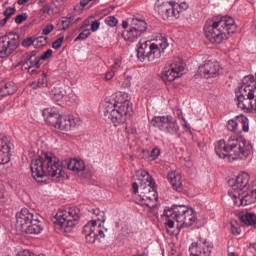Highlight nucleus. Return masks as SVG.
Instances as JSON below:
<instances>
[{
	"label": "nucleus",
	"instance_id": "412c9836",
	"mask_svg": "<svg viewBox=\"0 0 256 256\" xmlns=\"http://www.w3.org/2000/svg\"><path fill=\"white\" fill-rule=\"evenodd\" d=\"M11 161V142L7 137L0 138V165H7Z\"/></svg>",
	"mask_w": 256,
	"mask_h": 256
},
{
	"label": "nucleus",
	"instance_id": "a19ab883",
	"mask_svg": "<svg viewBox=\"0 0 256 256\" xmlns=\"http://www.w3.org/2000/svg\"><path fill=\"white\" fill-rule=\"evenodd\" d=\"M17 13V9L13 8H6L4 11L3 15L5 16L6 19H9L10 17H13Z\"/></svg>",
	"mask_w": 256,
	"mask_h": 256
},
{
	"label": "nucleus",
	"instance_id": "4be33fe9",
	"mask_svg": "<svg viewBox=\"0 0 256 256\" xmlns=\"http://www.w3.org/2000/svg\"><path fill=\"white\" fill-rule=\"evenodd\" d=\"M251 180V177L247 172H241L235 180V183L232 185L233 191H247L249 190V181Z\"/></svg>",
	"mask_w": 256,
	"mask_h": 256
},
{
	"label": "nucleus",
	"instance_id": "864d4df0",
	"mask_svg": "<svg viewBox=\"0 0 256 256\" xmlns=\"http://www.w3.org/2000/svg\"><path fill=\"white\" fill-rule=\"evenodd\" d=\"M18 256H35V254L30 250H23L18 253Z\"/></svg>",
	"mask_w": 256,
	"mask_h": 256
},
{
	"label": "nucleus",
	"instance_id": "7ed1b4c3",
	"mask_svg": "<svg viewBox=\"0 0 256 256\" xmlns=\"http://www.w3.org/2000/svg\"><path fill=\"white\" fill-rule=\"evenodd\" d=\"M104 107V117L109 119L114 127L123 125L133 115V104L129 101L127 93L119 92L114 99L106 101Z\"/></svg>",
	"mask_w": 256,
	"mask_h": 256
},
{
	"label": "nucleus",
	"instance_id": "c03bdc74",
	"mask_svg": "<svg viewBox=\"0 0 256 256\" xmlns=\"http://www.w3.org/2000/svg\"><path fill=\"white\" fill-rule=\"evenodd\" d=\"M54 30L55 26L53 24H48L42 30V35H49L50 33H53Z\"/></svg>",
	"mask_w": 256,
	"mask_h": 256
},
{
	"label": "nucleus",
	"instance_id": "a878e982",
	"mask_svg": "<svg viewBox=\"0 0 256 256\" xmlns=\"http://www.w3.org/2000/svg\"><path fill=\"white\" fill-rule=\"evenodd\" d=\"M167 179L171 183L174 191H178V193H181V191H183V182L181 181V174H179V172H169Z\"/></svg>",
	"mask_w": 256,
	"mask_h": 256
},
{
	"label": "nucleus",
	"instance_id": "bf43d9fd",
	"mask_svg": "<svg viewBox=\"0 0 256 256\" xmlns=\"http://www.w3.org/2000/svg\"><path fill=\"white\" fill-rule=\"evenodd\" d=\"M255 91H256V85H255ZM251 101H252L251 105H255V101H256V92L253 93V96H252Z\"/></svg>",
	"mask_w": 256,
	"mask_h": 256
},
{
	"label": "nucleus",
	"instance_id": "79ce46f5",
	"mask_svg": "<svg viewBox=\"0 0 256 256\" xmlns=\"http://www.w3.org/2000/svg\"><path fill=\"white\" fill-rule=\"evenodd\" d=\"M53 55V50L48 49L46 52L42 53L41 56H39L40 61H47V59H50V57Z\"/></svg>",
	"mask_w": 256,
	"mask_h": 256
},
{
	"label": "nucleus",
	"instance_id": "72a5a7b5",
	"mask_svg": "<svg viewBox=\"0 0 256 256\" xmlns=\"http://www.w3.org/2000/svg\"><path fill=\"white\" fill-rule=\"evenodd\" d=\"M72 25L73 24H71V21H69V19H67L66 17H62L59 20L57 27L59 31H67V29H70Z\"/></svg>",
	"mask_w": 256,
	"mask_h": 256
},
{
	"label": "nucleus",
	"instance_id": "f3484780",
	"mask_svg": "<svg viewBox=\"0 0 256 256\" xmlns=\"http://www.w3.org/2000/svg\"><path fill=\"white\" fill-rule=\"evenodd\" d=\"M228 131L232 133H249V119L245 116H237L234 119H231L227 122L226 125Z\"/></svg>",
	"mask_w": 256,
	"mask_h": 256
},
{
	"label": "nucleus",
	"instance_id": "8fccbe9b",
	"mask_svg": "<svg viewBox=\"0 0 256 256\" xmlns=\"http://www.w3.org/2000/svg\"><path fill=\"white\" fill-rule=\"evenodd\" d=\"M99 27H101V22H99V20H96L91 24V31L95 33V31H99Z\"/></svg>",
	"mask_w": 256,
	"mask_h": 256
},
{
	"label": "nucleus",
	"instance_id": "13d9d810",
	"mask_svg": "<svg viewBox=\"0 0 256 256\" xmlns=\"http://www.w3.org/2000/svg\"><path fill=\"white\" fill-rule=\"evenodd\" d=\"M89 0H81L80 1V5H81V7H87V5H89Z\"/></svg>",
	"mask_w": 256,
	"mask_h": 256
},
{
	"label": "nucleus",
	"instance_id": "49530a36",
	"mask_svg": "<svg viewBox=\"0 0 256 256\" xmlns=\"http://www.w3.org/2000/svg\"><path fill=\"white\" fill-rule=\"evenodd\" d=\"M23 21H27V14H19L18 16H16L15 23L17 25H21Z\"/></svg>",
	"mask_w": 256,
	"mask_h": 256
},
{
	"label": "nucleus",
	"instance_id": "052dcab7",
	"mask_svg": "<svg viewBox=\"0 0 256 256\" xmlns=\"http://www.w3.org/2000/svg\"><path fill=\"white\" fill-rule=\"evenodd\" d=\"M29 0H18V5H25Z\"/></svg>",
	"mask_w": 256,
	"mask_h": 256
},
{
	"label": "nucleus",
	"instance_id": "4c0bfd02",
	"mask_svg": "<svg viewBox=\"0 0 256 256\" xmlns=\"http://www.w3.org/2000/svg\"><path fill=\"white\" fill-rule=\"evenodd\" d=\"M89 35H91V31L89 29H85L75 38V41H85Z\"/></svg>",
	"mask_w": 256,
	"mask_h": 256
},
{
	"label": "nucleus",
	"instance_id": "b1692460",
	"mask_svg": "<svg viewBox=\"0 0 256 256\" xmlns=\"http://www.w3.org/2000/svg\"><path fill=\"white\" fill-rule=\"evenodd\" d=\"M42 115L45 118L46 123L52 125V127L57 125L59 118L61 117L59 110L56 108H46L43 110Z\"/></svg>",
	"mask_w": 256,
	"mask_h": 256
},
{
	"label": "nucleus",
	"instance_id": "4d7b16f0",
	"mask_svg": "<svg viewBox=\"0 0 256 256\" xmlns=\"http://www.w3.org/2000/svg\"><path fill=\"white\" fill-rule=\"evenodd\" d=\"M7 21H9V19L6 17L0 20V27H5V25H7Z\"/></svg>",
	"mask_w": 256,
	"mask_h": 256
},
{
	"label": "nucleus",
	"instance_id": "0eeeda50",
	"mask_svg": "<svg viewBox=\"0 0 256 256\" xmlns=\"http://www.w3.org/2000/svg\"><path fill=\"white\" fill-rule=\"evenodd\" d=\"M147 183V185H142L140 187V194H137L139 193V184L134 182L132 184V191L135 195L137 203H141V205H145L149 209H155L159 201V196L157 195V190L155 189V181L148 177Z\"/></svg>",
	"mask_w": 256,
	"mask_h": 256
},
{
	"label": "nucleus",
	"instance_id": "423d86ee",
	"mask_svg": "<svg viewBox=\"0 0 256 256\" xmlns=\"http://www.w3.org/2000/svg\"><path fill=\"white\" fill-rule=\"evenodd\" d=\"M255 76L248 75L243 78V85L239 87V90L236 92L237 106L243 111L248 113H256V100L255 104L252 103L253 93H256L255 90Z\"/></svg>",
	"mask_w": 256,
	"mask_h": 256
},
{
	"label": "nucleus",
	"instance_id": "09e8293b",
	"mask_svg": "<svg viewBox=\"0 0 256 256\" xmlns=\"http://www.w3.org/2000/svg\"><path fill=\"white\" fill-rule=\"evenodd\" d=\"M64 0H52V5L59 11L63 7Z\"/></svg>",
	"mask_w": 256,
	"mask_h": 256
},
{
	"label": "nucleus",
	"instance_id": "58836bf2",
	"mask_svg": "<svg viewBox=\"0 0 256 256\" xmlns=\"http://www.w3.org/2000/svg\"><path fill=\"white\" fill-rule=\"evenodd\" d=\"M105 23L108 25V27H117L118 20L115 18V16H108L105 19Z\"/></svg>",
	"mask_w": 256,
	"mask_h": 256
},
{
	"label": "nucleus",
	"instance_id": "6ab92c4d",
	"mask_svg": "<svg viewBox=\"0 0 256 256\" xmlns=\"http://www.w3.org/2000/svg\"><path fill=\"white\" fill-rule=\"evenodd\" d=\"M213 243L207 240H199L197 243H192L189 251L191 256H211Z\"/></svg>",
	"mask_w": 256,
	"mask_h": 256
},
{
	"label": "nucleus",
	"instance_id": "c756f323",
	"mask_svg": "<svg viewBox=\"0 0 256 256\" xmlns=\"http://www.w3.org/2000/svg\"><path fill=\"white\" fill-rule=\"evenodd\" d=\"M17 92V85L14 82H7L0 88L1 97L14 95Z\"/></svg>",
	"mask_w": 256,
	"mask_h": 256
},
{
	"label": "nucleus",
	"instance_id": "f257e3e1",
	"mask_svg": "<svg viewBox=\"0 0 256 256\" xmlns=\"http://www.w3.org/2000/svg\"><path fill=\"white\" fill-rule=\"evenodd\" d=\"M253 146L243 137L230 136L227 141L219 140L215 143V152L220 159L228 163L245 161L251 155Z\"/></svg>",
	"mask_w": 256,
	"mask_h": 256
},
{
	"label": "nucleus",
	"instance_id": "7c9ffc66",
	"mask_svg": "<svg viewBox=\"0 0 256 256\" xmlns=\"http://www.w3.org/2000/svg\"><path fill=\"white\" fill-rule=\"evenodd\" d=\"M240 221H242V223H245V225H252L256 228V215L254 213L248 212L240 216Z\"/></svg>",
	"mask_w": 256,
	"mask_h": 256
},
{
	"label": "nucleus",
	"instance_id": "4468645a",
	"mask_svg": "<svg viewBox=\"0 0 256 256\" xmlns=\"http://www.w3.org/2000/svg\"><path fill=\"white\" fill-rule=\"evenodd\" d=\"M155 11L164 21L167 19H179V12H175V4L165 0H157L155 3Z\"/></svg>",
	"mask_w": 256,
	"mask_h": 256
},
{
	"label": "nucleus",
	"instance_id": "f03ea898",
	"mask_svg": "<svg viewBox=\"0 0 256 256\" xmlns=\"http://www.w3.org/2000/svg\"><path fill=\"white\" fill-rule=\"evenodd\" d=\"M237 33V24L231 16H214L204 26V35L210 43L221 44Z\"/></svg>",
	"mask_w": 256,
	"mask_h": 256
},
{
	"label": "nucleus",
	"instance_id": "e2e57ef3",
	"mask_svg": "<svg viewBox=\"0 0 256 256\" xmlns=\"http://www.w3.org/2000/svg\"><path fill=\"white\" fill-rule=\"evenodd\" d=\"M126 87H131V79L128 80Z\"/></svg>",
	"mask_w": 256,
	"mask_h": 256
},
{
	"label": "nucleus",
	"instance_id": "393cba45",
	"mask_svg": "<svg viewBox=\"0 0 256 256\" xmlns=\"http://www.w3.org/2000/svg\"><path fill=\"white\" fill-rule=\"evenodd\" d=\"M51 99L56 103L63 101L67 97V87L63 85H55L50 92Z\"/></svg>",
	"mask_w": 256,
	"mask_h": 256
},
{
	"label": "nucleus",
	"instance_id": "1a4fd4ad",
	"mask_svg": "<svg viewBox=\"0 0 256 256\" xmlns=\"http://www.w3.org/2000/svg\"><path fill=\"white\" fill-rule=\"evenodd\" d=\"M16 224L23 233L28 235H39L43 231V222L39 220V216H34L27 208L16 213Z\"/></svg>",
	"mask_w": 256,
	"mask_h": 256
},
{
	"label": "nucleus",
	"instance_id": "c9c22d12",
	"mask_svg": "<svg viewBox=\"0 0 256 256\" xmlns=\"http://www.w3.org/2000/svg\"><path fill=\"white\" fill-rule=\"evenodd\" d=\"M47 45V37L40 36L34 39V47H45Z\"/></svg>",
	"mask_w": 256,
	"mask_h": 256
},
{
	"label": "nucleus",
	"instance_id": "f8f14e48",
	"mask_svg": "<svg viewBox=\"0 0 256 256\" xmlns=\"http://www.w3.org/2000/svg\"><path fill=\"white\" fill-rule=\"evenodd\" d=\"M19 47V36L9 33L0 37V59H7Z\"/></svg>",
	"mask_w": 256,
	"mask_h": 256
},
{
	"label": "nucleus",
	"instance_id": "6e6552de",
	"mask_svg": "<svg viewBox=\"0 0 256 256\" xmlns=\"http://www.w3.org/2000/svg\"><path fill=\"white\" fill-rule=\"evenodd\" d=\"M81 219V209L77 207H70L65 210L57 212L55 216V229H60L64 233H71Z\"/></svg>",
	"mask_w": 256,
	"mask_h": 256
},
{
	"label": "nucleus",
	"instance_id": "39448f33",
	"mask_svg": "<svg viewBox=\"0 0 256 256\" xmlns=\"http://www.w3.org/2000/svg\"><path fill=\"white\" fill-rule=\"evenodd\" d=\"M164 217H166L165 225L169 229L175 227V221L178 229L183 227H191L197 223V214L193 208H187L185 205H174L171 208L165 209Z\"/></svg>",
	"mask_w": 256,
	"mask_h": 256
},
{
	"label": "nucleus",
	"instance_id": "c85d7f7f",
	"mask_svg": "<svg viewBox=\"0 0 256 256\" xmlns=\"http://www.w3.org/2000/svg\"><path fill=\"white\" fill-rule=\"evenodd\" d=\"M67 167L70 171L82 173V171H85V162L83 160L70 159L67 163Z\"/></svg>",
	"mask_w": 256,
	"mask_h": 256
},
{
	"label": "nucleus",
	"instance_id": "5fc2aeb1",
	"mask_svg": "<svg viewBox=\"0 0 256 256\" xmlns=\"http://www.w3.org/2000/svg\"><path fill=\"white\" fill-rule=\"evenodd\" d=\"M121 67V61L120 60H115L113 66H112V71H119V68Z\"/></svg>",
	"mask_w": 256,
	"mask_h": 256
},
{
	"label": "nucleus",
	"instance_id": "2eb2a0df",
	"mask_svg": "<svg viewBox=\"0 0 256 256\" xmlns=\"http://www.w3.org/2000/svg\"><path fill=\"white\" fill-rule=\"evenodd\" d=\"M183 71H185V65H183V62L178 61L176 63H172L164 68L161 75L162 81L165 83H173V81L183 75Z\"/></svg>",
	"mask_w": 256,
	"mask_h": 256
},
{
	"label": "nucleus",
	"instance_id": "473e14b6",
	"mask_svg": "<svg viewBox=\"0 0 256 256\" xmlns=\"http://www.w3.org/2000/svg\"><path fill=\"white\" fill-rule=\"evenodd\" d=\"M93 213V221H100V225L103 227V224L105 223V212L101 211L99 208L92 209Z\"/></svg>",
	"mask_w": 256,
	"mask_h": 256
},
{
	"label": "nucleus",
	"instance_id": "603ef678",
	"mask_svg": "<svg viewBox=\"0 0 256 256\" xmlns=\"http://www.w3.org/2000/svg\"><path fill=\"white\" fill-rule=\"evenodd\" d=\"M113 77H115V70H110V71L106 72V75H105L106 81H111V79H113Z\"/></svg>",
	"mask_w": 256,
	"mask_h": 256
},
{
	"label": "nucleus",
	"instance_id": "f704fd0d",
	"mask_svg": "<svg viewBox=\"0 0 256 256\" xmlns=\"http://www.w3.org/2000/svg\"><path fill=\"white\" fill-rule=\"evenodd\" d=\"M189 6L187 5V3L183 2L181 4H178V3H174V11L175 13H178V19L179 17L181 16V13H183V11H186V9L188 8Z\"/></svg>",
	"mask_w": 256,
	"mask_h": 256
},
{
	"label": "nucleus",
	"instance_id": "680f3d73",
	"mask_svg": "<svg viewBox=\"0 0 256 256\" xmlns=\"http://www.w3.org/2000/svg\"><path fill=\"white\" fill-rule=\"evenodd\" d=\"M250 247H252V248L255 249V251H256V242L253 243V244H251Z\"/></svg>",
	"mask_w": 256,
	"mask_h": 256
},
{
	"label": "nucleus",
	"instance_id": "aec40b11",
	"mask_svg": "<svg viewBox=\"0 0 256 256\" xmlns=\"http://www.w3.org/2000/svg\"><path fill=\"white\" fill-rule=\"evenodd\" d=\"M77 125V118L73 115H62L58 118L55 129L60 131H71Z\"/></svg>",
	"mask_w": 256,
	"mask_h": 256
},
{
	"label": "nucleus",
	"instance_id": "37998d69",
	"mask_svg": "<svg viewBox=\"0 0 256 256\" xmlns=\"http://www.w3.org/2000/svg\"><path fill=\"white\" fill-rule=\"evenodd\" d=\"M159 155H161V149L159 148H154L150 152V158L152 159V161H155L156 159H158Z\"/></svg>",
	"mask_w": 256,
	"mask_h": 256
},
{
	"label": "nucleus",
	"instance_id": "6e6d98bb",
	"mask_svg": "<svg viewBox=\"0 0 256 256\" xmlns=\"http://www.w3.org/2000/svg\"><path fill=\"white\" fill-rule=\"evenodd\" d=\"M65 18L68 19V21H70V23H71L72 25H73L74 23H77V21L80 20V18H77V19L75 20V16H66Z\"/></svg>",
	"mask_w": 256,
	"mask_h": 256
},
{
	"label": "nucleus",
	"instance_id": "5701e85b",
	"mask_svg": "<svg viewBox=\"0 0 256 256\" xmlns=\"http://www.w3.org/2000/svg\"><path fill=\"white\" fill-rule=\"evenodd\" d=\"M122 27L124 29V31L122 32V37L124 41H128L129 43H135V41H137L139 37H141L139 32L129 26V22L123 21Z\"/></svg>",
	"mask_w": 256,
	"mask_h": 256
},
{
	"label": "nucleus",
	"instance_id": "ddd939ff",
	"mask_svg": "<svg viewBox=\"0 0 256 256\" xmlns=\"http://www.w3.org/2000/svg\"><path fill=\"white\" fill-rule=\"evenodd\" d=\"M228 195L233 197L234 204L237 207H241V205L244 207H247V205H253V203H256V185L252 188H248V190L242 191L238 194V197L231 191L228 192Z\"/></svg>",
	"mask_w": 256,
	"mask_h": 256
},
{
	"label": "nucleus",
	"instance_id": "9b49d317",
	"mask_svg": "<svg viewBox=\"0 0 256 256\" xmlns=\"http://www.w3.org/2000/svg\"><path fill=\"white\" fill-rule=\"evenodd\" d=\"M82 233L85 235L86 243L93 244L97 240L104 239L107 228L101 224L97 225L95 220H91L84 226Z\"/></svg>",
	"mask_w": 256,
	"mask_h": 256
},
{
	"label": "nucleus",
	"instance_id": "9d476101",
	"mask_svg": "<svg viewBox=\"0 0 256 256\" xmlns=\"http://www.w3.org/2000/svg\"><path fill=\"white\" fill-rule=\"evenodd\" d=\"M152 127H155L162 133H168L169 135H175L179 132V125L177 119L173 116H156L151 120Z\"/></svg>",
	"mask_w": 256,
	"mask_h": 256
},
{
	"label": "nucleus",
	"instance_id": "2f4dec72",
	"mask_svg": "<svg viewBox=\"0 0 256 256\" xmlns=\"http://www.w3.org/2000/svg\"><path fill=\"white\" fill-rule=\"evenodd\" d=\"M23 65H26V67H34L35 69H39V67H41V58L35 55L29 56Z\"/></svg>",
	"mask_w": 256,
	"mask_h": 256
},
{
	"label": "nucleus",
	"instance_id": "e433bc0d",
	"mask_svg": "<svg viewBox=\"0 0 256 256\" xmlns=\"http://www.w3.org/2000/svg\"><path fill=\"white\" fill-rule=\"evenodd\" d=\"M47 84H48L47 73L44 72L42 74V78L38 79V82L36 85H37V87L45 88V87H47Z\"/></svg>",
	"mask_w": 256,
	"mask_h": 256
},
{
	"label": "nucleus",
	"instance_id": "0e129e2a",
	"mask_svg": "<svg viewBox=\"0 0 256 256\" xmlns=\"http://www.w3.org/2000/svg\"><path fill=\"white\" fill-rule=\"evenodd\" d=\"M32 88H33V89H37V84L33 83V84H32Z\"/></svg>",
	"mask_w": 256,
	"mask_h": 256
},
{
	"label": "nucleus",
	"instance_id": "a211bd4d",
	"mask_svg": "<svg viewBox=\"0 0 256 256\" xmlns=\"http://www.w3.org/2000/svg\"><path fill=\"white\" fill-rule=\"evenodd\" d=\"M199 69L205 79H213L221 75V65L219 62L205 61Z\"/></svg>",
	"mask_w": 256,
	"mask_h": 256
},
{
	"label": "nucleus",
	"instance_id": "bb28decb",
	"mask_svg": "<svg viewBox=\"0 0 256 256\" xmlns=\"http://www.w3.org/2000/svg\"><path fill=\"white\" fill-rule=\"evenodd\" d=\"M149 43H151V41L140 40L137 44V59L141 61V63L147 59V53H149Z\"/></svg>",
	"mask_w": 256,
	"mask_h": 256
},
{
	"label": "nucleus",
	"instance_id": "a18cd8bd",
	"mask_svg": "<svg viewBox=\"0 0 256 256\" xmlns=\"http://www.w3.org/2000/svg\"><path fill=\"white\" fill-rule=\"evenodd\" d=\"M231 233H233V235H239L241 233V228H239L237 222L231 223Z\"/></svg>",
	"mask_w": 256,
	"mask_h": 256
},
{
	"label": "nucleus",
	"instance_id": "de8ad7c7",
	"mask_svg": "<svg viewBox=\"0 0 256 256\" xmlns=\"http://www.w3.org/2000/svg\"><path fill=\"white\" fill-rule=\"evenodd\" d=\"M31 45H35V39L33 38H26L22 42L23 47H31Z\"/></svg>",
	"mask_w": 256,
	"mask_h": 256
},
{
	"label": "nucleus",
	"instance_id": "20e7f679",
	"mask_svg": "<svg viewBox=\"0 0 256 256\" xmlns=\"http://www.w3.org/2000/svg\"><path fill=\"white\" fill-rule=\"evenodd\" d=\"M31 171L32 176L36 180L42 179L46 175L56 177V179L65 177V171L61 167V162L53 154L49 153L42 154L38 159L32 160Z\"/></svg>",
	"mask_w": 256,
	"mask_h": 256
},
{
	"label": "nucleus",
	"instance_id": "dca6fc26",
	"mask_svg": "<svg viewBox=\"0 0 256 256\" xmlns=\"http://www.w3.org/2000/svg\"><path fill=\"white\" fill-rule=\"evenodd\" d=\"M169 47V43L167 42V38L162 37L160 41L155 44L150 42L148 44V52H147V60L148 61H155L161 57V53H165V49Z\"/></svg>",
	"mask_w": 256,
	"mask_h": 256
},
{
	"label": "nucleus",
	"instance_id": "cd10ccee",
	"mask_svg": "<svg viewBox=\"0 0 256 256\" xmlns=\"http://www.w3.org/2000/svg\"><path fill=\"white\" fill-rule=\"evenodd\" d=\"M128 27H130L131 29H134V31H136L140 35H143L144 33L147 32L148 25H147V22H145L144 20H141L138 18H132L130 20V23H128Z\"/></svg>",
	"mask_w": 256,
	"mask_h": 256
},
{
	"label": "nucleus",
	"instance_id": "3c124183",
	"mask_svg": "<svg viewBox=\"0 0 256 256\" xmlns=\"http://www.w3.org/2000/svg\"><path fill=\"white\" fill-rule=\"evenodd\" d=\"M22 69H23V71H28V73H32L33 74V73H37V69L38 68L22 65Z\"/></svg>",
	"mask_w": 256,
	"mask_h": 256
},
{
	"label": "nucleus",
	"instance_id": "ea45409f",
	"mask_svg": "<svg viewBox=\"0 0 256 256\" xmlns=\"http://www.w3.org/2000/svg\"><path fill=\"white\" fill-rule=\"evenodd\" d=\"M65 37L61 36L57 40L52 43V49H61V45H63V41Z\"/></svg>",
	"mask_w": 256,
	"mask_h": 256
}]
</instances>
